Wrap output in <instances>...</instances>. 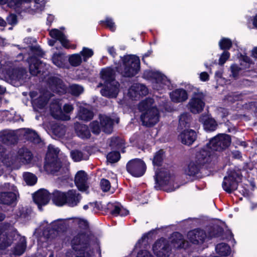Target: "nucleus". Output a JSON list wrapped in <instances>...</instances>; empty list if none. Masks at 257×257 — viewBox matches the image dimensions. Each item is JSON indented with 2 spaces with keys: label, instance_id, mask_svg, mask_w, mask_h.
<instances>
[{
  "label": "nucleus",
  "instance_id": "obj_15",
  "mask_svg": "<svg viewBox=\"0 0 257 257\" xmlns=\"http://www.w3.org/2000/svg\"><path fill=\"white\" fill-rule=\"evenodd\" d=\"M87 175L83 170L77 172L74 179V183L78 189L80 191H86L89 187L87 184Z\"/></svg>",
  "mask_w": 257,
  "mask_h": 257
},
{
  "label": "nucleus",
  "instance_id": "obj_34",
  "mask_svg": "<svg viewBox=\"0 0 257 257\" xmlns=\"http://www.w3.org/2000/svg\"><path fill=\"white\" fill-rule=\"evenodd\" d=\"M154 102L153 99L151 98H147L141 101L138 105V108L140 111L143 113L152 107H154L152 106Z\"/></svg>",
  "mask_w": 257,
  "mask_h": 257
},
{
  "label": "nucleus",
  "instance_id": "obj_23",
  "mask_svg": "<svg viewBox=\"0 0 257 257\" xmlns=\"http://www.w3.org/2000/svg\"><path fill=\"white\" fill-rule=\"evenodd\" d=\"M100 74L101 79L104 81V84L116 81L115 80V72L110 67L102 69Z\"/></svg>",
  "mask_w": 257,
  "mask_h": 257
},
{
  "label": "nucleus",
  "instance_id": "obj_35",
  "mask_svg": "<svg viewBox=\"0 0 257 257\" xmlns=\"http://www.w3.org/2000/svg\"><path fill=\"white\" fill-rule=\"evenodd\" d=\"M93 116L94 113L92 111L85 107L80 108L79 113V118L80 119L88 121L91 120Z\"/></svg>",
  "mask_w": 257,
  "mask_h": 257
},
{
  "label": "nucleus",
  "instance_id": "obj_19",
  "mask_svg": "<svg viewBox=\"0 0 257 257\" xmlns=\"http://www.w3.org/2000/svg\"><path fill=\"white\" fill-rule=\"evenodd\" d=\"M202 166L195 160L189 162L187 165L184 168V174L190 177L196 176L200 172Z\"/></svg>",
  "mask_w": 257,
  "mask_h": 257
},
{
  "label": "nucleus",
  "instance_id": "obj_46",
  "mask_svg": "<svg viewBox=\"0 0 257 257\" xmlns=\"http://www.w3.org/2000/svg\"><path fill=\"white\" fill-rule=\"evenodd\" d=\"M156 231V229H152L147 233L143 234L141 238H140L135 245L136 248H141L142 244L144 241L149 238V236L153 235Z\"/></svg>",
  "mask_w": 257,
  "mask_h": 257
},
{
  "label": "nucleus",
  "instance_id": "obj_39",
  "mask_svg": "<svg viewBox=\"0 0 257 257\" xmlns=\"http://www.w3.org/2000/svg\"><path fill=\"white\" fill-rule=\"evenodd\" d=\"M23 177L27 184L30 186L34 185L37 182V176L32 173H24Z\"/></svg>",
  "mask_w": 257,
  "mask_h": 257
},
{
  "label": "nucleus",
  "instance_id": "obj_47",
  "mask_svg": "<svg viewBox=\"0 0 257 257\" xmlns=\"http://www.w3.org/2000/svg\"><path fill=\"white\" fill-rule=\"evenodd\" d=\"M52 225L58 235L59 233L65 232L67 230L66 224L63 222H54Z\"/></svg>",
  "mask_w": 257,
  "mask_h": 257
},
{
  "label": "nucleus",
  "instance_id": "obj_21",
  "mask_svg": "<svg viewBox=\"0 0 257 257\" xmlns=\"http://www.w3.org/2000/svg\"><path fill=\"white\" fill-rule=\"evenodd\" d=\"M199 121L203 124L204 129L207 132L215 131L218 126V124L214 118L206 115L201 117Z\"/></svg>",
  "mask_w": 257,
  "mask_h": 257
},
{
  "label": "nucleus",
  "instance_id": "obj_32",
  "mask_svg": "<svg viewBox=\"0 0 257 257\" xmlns=\"http://www.w3.org/2000/svg\"><path fill=\"white\" fill-rule=\"evenodd\" d=\"M52 60L53 63L59 68H65L66 60L65 56L61 53H55L53 54Z\"/></svg>",
  "mask_w": 257,
  "mask_h": 257
},
{
  "label": "nucleus",
  "instance_id": "obj_60",
  "mask_svg": "<svg viewBox=\"0 0 257 257\" xmlns=\"http://www.w3.org/2000/svg\"><path fill=\"white\" fill-rule=\"evenodd\" d=\"M6 20L9 25L14 26L18 23V17L16 14L11 13L6 18Z\"/></svg>",
  "mask_w": 257,
  "mask_h": 257
},
{
  "label": "nucleus",
  "instance_id": "obj_51",
  "mask_svg": "<svg viewBox=\"0 0 257 257\" xmlns=\"http://www.w3.org/2000/svg\"><path fill=\"white\" fill-rule=\"evenodd\" d=\"M30 51L34 55L33 56L43 57L45 55L40 46H32L30 47Z\"/></svg>",
  "mask_w": 257,
  "mask_h": 257
},
{
  "label": "nucleus",
  "instance_id": "obj_27",
  "mask_svg": "<svg viewBox=\"0 0 257 257\" xmlns=\"http://www.w3.org/2000/svg\"><path fill=\"white\" fill-rule=\"evenodd\" d=\"M171 243L177 248H183L185 240L183 235L179 232H174L171 236Z\"/></svg>",
  "mask_w": 257,
  "mask_h": 257
},
{
  "label": "nucleus",
  "instance_id": "obj_44",
  "mask_svg": "<svg viewBox=\"0 0 257 257\" xmlns=\"http://www.w3.org/2000/svg\"><path fill=\"white\" fill-rule=\"evenodd\" d=\"M99 24L102 26L108 28L112 32L115 30V24L111 18L107 17L105 20L100 21Z\"/></svg>",
  "mask_w": 257,
  "mask_h": 257
},
{
  "label": "nucleus",
  "instance_id": "obj_11",
  "mask_svg": "<svg viewBox=\"0 0 257 257\" xmlns=\"http://www.w3.org/2000/svg\"><path fill=\"white\" fill-rule=\"evenodd\" d=\"M103 87L101 89L100 93L103 96L107 98H116L119 91V83L115 81L103 84Z\"/></svg>",
  "mask_w": 257,
  "mask_h": 257
},
{
  "label": "nucleus",
  "instance_id": "obj_5",
  "mask_svg": "<svg viewBox=\"0 0 257 257\" xmlns=\"http://www.w3.org/2000/svg\"><path fill=\"white\" fill-rule=\"evenodd\" d=\"M146 168L144 161L138 158L131 160L126 165L127 172L136 177L142 176L146 172Z\"/></svg>",
  "mask_w": 257,
  "mask_h": 257
},
{
  "label": "nucleus",
  "instance_id": "obj_4",
  "mask_svg": "<svg viewBox=\"0 0 257 257\" xmlns=\"http://www.w3.org/2000/svg\"><path fill=\"white\" fill-rule=\"evenodd\" d=\"M231 142L229 135L220 134L212 138L206 145V149L212 151L222 152L226 150Z\"/></svg>",
  "mask_w": 257,
  "mask_h": 257
},
{
  "label": "nucleus",
  "instance_id": "obj_53",
  "mask_svg": "<svg viewBox=\"0 0 257 257\" xmlns=\"http://www.w3.org/2000/svg\"><path fill=\"white\" fill-rule=\"evenodd\" d=\"M4 236H5L6 237L4 238L2 242H0V250H5L12 244V241L9 238L7 234L6 233Z\"/></svg>",
  "mask_w": 257,
  "mask_h": 257
},
{
  "label": "nucleus",
  "instance_id": "obj_52",
  "mask_svg": "<svg viewBox=\"0 0 257 257\" xmlns=\"http://www.w3.org/2000/svg\"><path fill=\"white\" fill-rule=\"evenodd\" d=\"M83 91V88L77 84H73L70 87V92L75 96L79 95Z\"/></svg>",
  "mask_w": 257,
  "mask_h": 257
},
{
  "label": "nucleus",
  "instance_id": "obj_33",
  "mask_svg": "<svg viewBox=\"0 0 257 257\" xmlns=\"http://www.w3.org/2000/svg\"><path fill=\"white\" fill-rule=\"evenodd\" d=\"M165 152L163 149L157 151L154 156L152 163L154 166L161 167L163 164Z\"/></svg>",
  "mask_w": 257,
  "mask_h": 257
},
{
  "label": "nucleus",
  "instance_id": "obj_59",
  "mask_svg": "<svg viewBox=\"0 0 257 257\" xmlns=\"http://www.w3.org/2000/svg\"><path fill=\"white\" fill-rule=\"evenodd\" d=\"M47 103V99L43 96H40L35 100V104L40 109L43 108Z\"/></svg>",
  "mask_w": 257,
  "mask_h": 257
},
{
  "label": "nucleus",
  "instance_id": "obj_31",
  "mask_svg": "<svg viewBox=\"0 0 257 257\" xmlns=\"http://www.w3.org/2000/svg\"><path fill=\"white\" fill-rule=\"evenodd\" d=\"M215 250L217 254L222 256H227L231 252L230 246L224 242L217 244L215 246Z\"/></svg>",
  "mask_w": 257,
  "mask_h": 257
},
{
  "label": "nucleus",
  "instance_id": "obj_49",
  "mask_svg": "<svg viewBox=\"0 0 257 257\" xmlns=\"http://www.w3.org/2000/svg\"><path fill=\"white\" fill-rule=\"evenodd\" d=\"M90 127L91 131L94 135H99L101 132V126L100 122L99 123L97 120H93L90 123Z\"/></svg>",
  "mask_w": 257,
  "mask_h": 257
},
{
  "label": "nucleus",
  "instance_id": "obj_24",
  "mask_svg": "<svg viewBox=\"0 0 257 257\" xmlns=\"http://www.w3.org/2000/svg\"><path fill=\"white\" fill-rule=\"evenodd\" d=\"M74 128L77 135L82 139H89L91 137L90 130L87 125L76 122Z\"/></svg>",
  "mask_w": 257,
  "mask_h": 257
},
{
  "label": "nucleus",
  "instance_id": "obj_61",
  "mask_svg": "<svg viewBox=\"0 0 257 257\" xmlns=\"http://www.w3.org/2000/svg\"><path fill=\"white\" fill-rule=\"evenodd\" d=\"M61 167V163L58 161V159L47 166V167L51 168V171L55 172H58Z\"/></svg>",
  "mask_w": 257,
  "mask_h": 257
},
{
  "label": "nucleus",
  "instance_id": "obj_7",
  "mask_svg": "<svg viewBox=\"0 0 257 257\" xmlns=\"http://www.w3.org/2000/svg\"><path fill=\"white\" fill-rule=\"evenodd\" d=\"M152 249L157 257H169L172 250L169 241L163 237L155 242Z\"/></svg>",
  "mask_w": 257,
  "mask_h": 257
},
{
  "label": "nucleus",
  "instance_id": "obj_28",
  "mask_svg": "<svg viewBox=\"0 0 257 257\" xmlns=\"http://www.w3.org/2000/svg\"><path fill=\"white\" fill-rule=\"evenodd\" d=\"M124 142L119 137H112L110 139L109 147L112 151H118L120 152V150L122 151V153L124 151Z\"/></svg>",
  "mask_w": 257,
  "mask_h": 257
},
{
  "label": "nucleus",
  "instance_id": "obj_63",
  "mask_svg": "<svg viewBox=\"0 0 257 257\" xmlns=\"http://www.w3.org/2000/svg\"><path fill=\"white\" fill-rule=\"evenodd\" d=\"M230 70L232 76L234 77H235L238 75L239 72L241 70V68L239 67L237 64H233L230 66Z\"/></svg>",
  "mask_w": 257,
  "mask_h": 257
},
{
  "label": "nucleus",
  "instance_id": "obj_42",
  "mask_svg": "<svg viewBox=\"0 0 257 257\" xmlns=\"http://www.w3.org/2000/svg\"><path fill=\"white\" fill-rule=\"evenodd\" d=\"M69 62L72 66L77 67L82 63V58L79 54H74L69 57Z\"/></svg>",
  "mask_w": 257,
  "mask_h": 257
},
{
  "label": "nucleus",
  "instance_id": "obj_12",
  "mask_svg": "<svg viewBox=\"0 0 257 257\" xmlns=\"http://www.w3.org/2000/svg\"><path fill=\"white\" fill-rule=\"evenodd\" d=\"M187 236L190 242L196 245L202 244L207 237L205 231L199 228L189 231Z\"/></svg>",
  "mask_w": 257,
  "mask_h": 257
},
{
  "label": "nucleus",
  "instance_id": "obj_1",
  "mask_svg": "<svg viewBox=\"0 0 257 257\" xmlns=\"http://www.w3.org/2000/svg\"><path fill=\"white\" fill-rule=\"evenodd\" d=\"M227 174V175L223 178L222 186L226 192L231 194L237 190L238 184L241 182L243 176L241 170L236 168L229 169Z\"/></svg>",
  "mask_w": 257,
  "mask_h": 257
},
{
  "label": "nucleus",
  "instance_id": "obj_30",
  "mask_svg": "<svg viewBox=\"0 0 257 257\" xmlns=\"http://www.w3.org/2000/svg\"><path fill=\"white\" fill-rule=\"evenodd\" d=\"M18 156L23 162L26 163H30L33 157L32 152L26 147H22L19 149Z\"/></svg>",
  "mask_w": 257,
  "mask_h": 257
},
{
  "label": "nucleus",
  "instance_id": "obj_41",
  "mask_svg": "<svg viewBox=\"0 0 257 257\" xmlns=\"http://www.w3.org/2000/svg\"><path fill=\"white\" fill-rule=\"evenodd\" d=\"M219 46L223 51L229 50L232 46L231 40L227 38H222L219 42Z\"/></svg>",
  "mask_w": 257,
  "mask_h": 257
},
{
  "label": "nucleus",
  "instance_id": "obj_9",
  "mask_svg": "<svg viewBox=\"0 0 257 257\" xmlns=\"http://www.w3.org/2000/svg\"><path fill=\"white\" fill-rule=\"evenodd\" d=\"M159 113L157 107H152L142 113L140 118L143 125L147 127L155 125L159 120Z\"/></svg>",
  "mask_w": 257,
  "mask_h": 257
},
{
  "label": "nucleus",
  "instance_id": "obj_62",
  "mask_svg": "<svg viewBox=\"0 0 257 257\" xmlns=\"http://www.w3.org/2000/svg\"><path fill=\"white\" fill-rule=\"evenodd\" d=\"M165 78V76L160 72L155 71L153 79L156 80L157 83H163Z\"/></svg>",
  "mask_w": 257,
  "mask_h": 257
},
{
  "label": "nucleus",
  "instance_id": "obj_36",
  "mask_svg": "<svg viewBox=\"0 0 257 257\" xmlns=\"http://www.w3.org/2000/svg\"><path fill=\"white\" fill-rule=\"evenodd\" d=\"M223 233L224 229L222 227L217 225L209 229L208 237L210 238L219 237L222 236Z\"/></svg>",
  "mask_w": 257,
  "mask_h": 257
},
{
  "label": "nucleus",
  "instance_id": "obj_43",
  "mask_svg": "<svg viewBox=\"0 0 257 257\" xmlns=\"http://www.w3.org/2000/svg\"><path fill=\"white\" fill-rule=\"evenodd\" d=\"M179 126L183 127H189L190 125V118L187 113L180 115L179 120Z\"/></svg>",
  "mask_w": 257,
  "mask_h": 257
},
{
  "label": "nucleus",
  "instance_id": "obj_54",
  "mask_svg": "<svg viewBox=\"0 0 257 257\" xmlns=\"http://www.w3.org/2000/svg\"><path fill=\"white\" fill-rule=\"evenodd\" d=\"M57 159V156H55L51 153H47L45 159V166L47 167L48 165L51 164L52 163H54V162L56 161Z\"/></svg>",
  "mask_w": 257,
  "mask_h": 257
},
{
  "label": "nucleus",
  "instance_id": "obj_3",
  "mask_svg": "<svg viewBox=\"0 0 257 257\" xmlns=\"http://www.w3.org/2000/svg\"><path fill=\"white\" fill-rule=\"evenodd\" d=\"M123 70L122 75L125 77L131 78L139 73L141 69L140 58L135 55H126L121 57Z\"/></svg>",
  "mask_w": 257,
  "mask_h": 257
},
{
  "label": "nucleus",
  "instance_id": "obj_64",
  "mask_svg": "<svg viewBox=\"0 0 257 257\" xmlns=\"http://www.w3.org/2000/svg\"><path fill=\"white\" fill-rule=\"evenodd\" d=\"M238 58L240 61L243 62L249 65L253 63L252 60L249 57L247 56L246 54H242L241 53H240Z\"/></svg>",
  "mask_w": 257,
  "mask_h": 257
},
{
  "label": "nucleus",
  "instance_id": "obj_17",
  "mask_svg": "<svg viewBox=\"0 0 257 257\" xmlns=\"http://www.w3.org/2000/svg\"><path fill=\"white\" fill-rule=\"evenodd\" d=\"M212 152L209 149H201L195 155V161L202 167L211 161Z\"/></svg>",
  "mask_w": 257,
  "mask_h": 257
},
{
  "label": "nucleus",
  "instance_id": "obj_56",
  "mask_svg": "<svg viewBox=\"0 0 257 257\" xmlns=\"http://www.w3.org/2000/svg\"><path fill=\"white\" fill-rule=\"evenodd\" d=\"M71 155L75 162H79L83 159V153L78 150L73 151L71 153Z\"/></svg>",
  "mask_w": 257,
  "mask_h": 257
},
{
  "label": "nucleus",
  "instance_id": "obj_25",
  "mask_svg": "<svg viewBox=\"0 0 257 257\" xmlns=\"http://www.w3.org/2000/svg\"><path fill=\"white\" fill-rule=\"evenodd\" d=\"M16 194L12 191L2 192L0 193V203L3 204L10 205L16 203Z\"/></svg>",
  "mask_w": 257,
  "mask_h": 257
},
{
  "label": "nucleus",
  "instance_id": "obj_50",
  "mask_svg": "<svg viewBox=\"0 0 257 257\" xmlns=\"http://www.w3.org/2000/svg\"><path fill=\"white\" fill-rule=\"evenodd\" d=\"M49 35L52 38L59 41L65 34L58 29H53L50 31Z\"/></svg>",
  "mask_w": 257,
  "mask_h": 257
},
{
  "label": "nucleus",
  "instance_id": "obj_20",
  "mask_svg": "<svg viewBox=\"0 0 257 257\" xmlns=\"http://www.w3.org/2000/svg\"><path fill=\"white\" fill-rule=\"evenodd\" d=\"M171 100L175 103L183 102L188 97L187 92L183 88H178L170 93Z\"/></svg>",
  "mask_w": 257,
  "mask_h": 257
},
{
  "label": "nucleus",
  "instance_id": "obj_8",
  "mask_svg": "<svg viewBox=\"0 0 257 257\" xmlns=\"http://www.w3.org/2000/svg\"><path fill=\"white\" fill-rule=\"evenodd\" d=\"M204 97L202 92H194L193 93L188 104V108L192 113H200L203 110L205 106Z\"/></svg>",
  "mask_w": 257,
  "mask_h": 257
},
{
  "label": "nucleus",
  "instance_id": "obj_29",
  "mask_svg": "<svg viewBox=\"0 0 257 257\" xmlns=\"http://www.w3.org/2000/svg\"><path fill=\"white\" fill-rule=\"evenodd\" d=\"M113 120L108 116H105L100 119V125L103 132L110 134L112 133L113 128Z\"/></svg>",
  "mask_w": 257,
  "mask_h": 257
},
{
  "label": "nucleus",
  "instance_id": "obj_55",
  "mask_svg": "<svg viewBox=\"0 0 257 257\" xmlns=\"http://www.w3.org/2000/svg\"><path fill=\"white\" fill-rule=\"evenodd\" d=\"M100 187L103 192L109 191L111 187L109 181L106 179H102L100 181Z\"/></svg>",
  "mask_w": 257,
  "mask_h": 257
},
{
  "label": "nucleus",
  "instance_id": "obj_37",
  "mask_svg": "<svg viewBox=\"0 0 257 257\" xmlns=\"http://www.w3.org/2000/svg\"><path fill=\"white\" fill-rule=\"evenodd\" d=\"M26 139L34 143H39L41 139L38 134L34 131L28 129L26 132Z\"/></svg>",
  "mask_w": 257,
  "mask_h": 257
},
{
  "label": "nucleus",
  "instance_id": "obj_48",
  "mask_svg": "<svg viewBox=\"0 0 257 257\" xmlns=\"http://www.w3.org/2000/svg\"><path fill=\"white\" fill-rule=\"evenodd\" d=\"M80 54L81 56H82L83 57V61L86 62L89 58L93 55L94 52L91 49L83 47L82 51L80 52Z\"/></svg>",
  "mask_w": 257,
  "mask_h": 257
},
{
  "label": "nucleus",
  "instance_id": "obj_2",
  "mask_svg": "<svg viewBox=\"0 0 257 257\" xmlns=\"http://www.w3.org/2000/svg\"><path fill=\"white\" fill-rule=\"evenodd\" d=\"M155 188L157 190H165L168 192L175 190L174 180L169 171L159 169L156 171Z\"/></svg>",
  "mask_w": 257,
  "mask_h": 257
},
{
  "label": "nucleus",
  "instance_id": "obj_10",
  "mask_svg": "<svg viewBox=\"0 0 257 257\" xmlns=\"http://www.w3.org/2000/svg\"><path fill=\"white\" fill-rule=\"evenodd\" d=\"M48 83L51 90L59 95L66 94L68 87L63 81L56 76H51L48 79Z\"/></svg>",
  "mask_w": 257,
  "mask_h": 257
},
{
  "label": "nucleus",
  "instance_id": "obj_6",
  "mask_svg": "<svg viewBox=\"0 0 257 257\" xmlns=\"http://www.w3.org/2000/svg\"><path fill=\"white\" fill-rule=\"evenodd\" d=\"M29 72L32 75H45L48 70L47 64L37 57L31 56L28 59Z\"/></svg>",
  "mask_w": 257,
  "mask_h": 257
},
{
  "label": "nucleus",
  "instance_id": "obj_22",
  "mask_svg": "<svg viewBox=\"0 0 257 257\" xmlns=\"http://www.w3.org/2000/svg\"><path fill=\"white\" fill-rule=\"evenodd\" d=\"M65 192L55 190L51 194V199L53 204L58 207L65 205Z\"/></svg>",
  "mask_w": 257,
  "mask_h": 257
},
{
  "label": "nucleus",
  "instance_id": "obj_40",
  "mask_svg": "<svg viewBox=\"0 0 257 257\" xmlns=\"http://www.w3.org/2000/svg\"><path fill=\"white\" fill-rule=\"evenodd\" d=\"M107 161L113 164L117 162L120 159V154L118 151H112L106 156Z\"/></svg>",
  "mask_w": 257,
  "mask_h": 257
},
{
  "label": "nucleus",
  "instance_id": "obj_16",
  "mask_svg": "<svg viewBox=\"0 0 257 257\" xmlns=\"http://www.w3.org/2000/svg\"><path fill=\"white\" fill-rule=\"evenodd\" d=\"M65 205L70 207H74L78 205L81 199V195L73 189H70L65 192Z\"/></svg>",
  "mask_w": 257,
  "mask_h": 257
},
{
  "label": "nucleus",
  "instance_id": "obj_26",
  "mask_svg": "<svg viewBox=\"0 0 257 257\" xmlns=\"http://www.w3.org/2000/svg\"><path fill=\"white\" fill-rule=\"evenodd\" d=\"M0 141L4 144L10 145L17 143V139L14 134L3 131L0 132Z\"/></svg>",
  "mask_w": 257,
  "mask_h": 257
},
{
  "label": "nucleus",
  "instance_id": "obj_58",
  "mask_svg": "<svg viewBox=\"0 0 257 257\" xmlns=\"http://www.w3.org/2000/svg\"><path fill=\"white\" fill-rule=\"evenodd\" d=\"M230 56V53L228 51H223L221 54L219 59V65L222 66L229 58Z\"/></svg>",
  "mask_w": 257,
  "mask_h": 257
},
{
  "label": "nucleus",
  "instance_id": "obj_14",
  "mask_svg": "<svg viewBox=\"0 0 257 257\" xmlns=\"http://www.w3.org/2000/svg\"><path fill=\"white\" fill-rule=\"evenodd\" d=\"M178 139L183 144L189 146L196 141L197 134L194 130L185 129L178 136Z\"/></svg>",
  "mask_w": 257,
  "mask_h": 257
},
{
  "label": "nucleus",
  "instance_id": "obj_18",
  "mask_svg": "<svg viewBox=\"0 0 257 257\" xmlns=\"http://www.w3.org/2000/svg\"><path fill=\"white\" fill-rule=\"evenodd\" d=\"M107 209L109 210V213L113 216H125L129 213L128 210L124 208L120 204L108 203Z\"/></svg>",
  "mask_w": 257,
  "mask_h": 257
},
{
  "label": "nucleus",
  "instance_id": "obj_57",
  "mask_svg": "<svg viewBox=\"0 0 257 257\" xmlns=\"http://www.w3.org/2000/svg\"><path fill=\"white\" fill-rule=\"evenodd\" d=\"M25 245L23 243L18 244L14 247V254L16 255H21L25 252Z\"/></svg>",
  "mask_w": 257,
  "mask_h": 257
},
{
  "label": "nucleus",
  "instance_id": "obj_38",
  "mask_svg": "<svg viewBox=\"0 0 257 257\" xmlns=\"http://www.w3.org/2000/svg\"><path fill=\"white\" fill-rule=\"evenodd\" d=\"M43 235L46 239L51 240L55 238L58 234L52 225L51 227H47L44 229Z\"/></svg>",
  "mask_w": 257,
  "mask_h": 257
},
{
  "label": "nucleus",
  "instance_id": "obj_45",
  "mask_svg": "<svg viewBox=\"0 0 257 257\" xmlns=\"http://www.w3.org/2000/svg\"><path fill=\"white\" fill-rule=\"evenodd\" d=\"M134 87V90L140 95L146 96L148 94V89L144 84L137 83Z\"/></svg>",
  "mask_w": 257,
  "mask_h": 257
},
{
  "label": "nucleus",
  "instance_id": "obj_13",
  "mask_svg": "<svg viewBox=\"0 0 257 257\" xmlns=\"http://www.w3.org/2000/svg\"><path fill=\"white\" fill-rule=\"evenodd\" d=\"M33 198L34 203L40 208L49 203L51 199V194L47 190L41 189L33 194Z\"/></svg>",
  "mask_w": 257,
  "mask_h": 257
}]
</instances>
